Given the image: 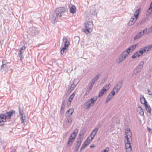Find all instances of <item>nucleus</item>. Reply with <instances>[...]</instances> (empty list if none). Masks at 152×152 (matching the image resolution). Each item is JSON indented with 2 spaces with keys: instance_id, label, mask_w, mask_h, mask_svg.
<instances>
[{
  "instance_id": "1",
  "label": "nucleus",
  "mask_w": 152,
  "mask_h": 152,
  "mask_svg": "<svg viewBox=\"0 0 152 152\" xmlns=\"http://www.w3.org/2000/svg\"><path fill=\"white\" fill-rule=\"evenodd\" d=\"M85 29L83 31L86 34L91 32L93 28V23L91 21H87L84 24Z\"/></svg>"
},
{
  "instance_id": "2",
  "label": "nucleus",
  "mask_w": 152,
  "mask_h": 152,
  "mask_svg": "<svg viewBox=\"0 0 152 152\" xmlns=\"http://www.w3.org/2000/svg\"><path fill=\"white\" fill-rule=\"evenodd\" d=\"M97 97H93L88 100L83 105V108L86 110L89 109L93 106L97 100Z\"/></svg>"
},
{
  "instance_id": "3",
  "label": "nucleus",
  "mask_w": 152,
  "mask_h": 152,
  "mask_svg": "<svg viewBox=\"0 0 152 152\" xmlns=\"http://www.w3.org/2000/svg\"><path fill=\"white\" fill-rule=\"evenodd\" d=\"M131 50L130 47L127 50H124L118 57L119 61L118 63L119 64L123 61L129 54Z\"/></svg>"
},
{
  "instance_id": "4",
  "label": "nucleus",
  "mask_w": 152,
  "mask_h": 152,
  "mask_svg": "<svg viewBox=\"0 0 152 152\" xmlns=\"http://www.w3.org/2000/svg\"><path fill=\"white\" fill-rule=\"evenodd\" d=\"M59 18L61 17L64 13L68 11V9L64 7H58L56 8L55 10Z\"/></svg>"
},
{
  "instance_id": "5",
  "label": "nucleus",
  "mask_w": 152,
  "mask_h": 152,
  "mask_svg": "<svg viewBox=\"0 0 152 152\" xmlns=\"http://www.w3.org/2000/svg\"><path fill=\"white\" fill-rule=\"evenodd\" d=\"M126 141H125V145L126 152H132V147L131 145V141H132V138H128L126 136Z\"/></svg>"
},
{
  "instance_id": "6",
  "label": "nucleus",
  "mask_w": 152,
  "mask_h": 152,
  "mask_svg": "<svg viewBox=\"0 0 152 152\" xmlns=\"http://www.w3.org/2000/svg\"><path fill=\"white\" fill-rule=\"evenodd\" d=\"M39 33V31L37 28L35 27H31L29 28L28 33L32 37L37 35Z\"/></svg>"
},
{
  "instance_id": "7",
  "label": "nucleus",
  "mask_w": 152,
  "mask_h": 152,
  "mask_svg": "<svg viewBox=\"0 0 152 152\" xmlns=\"http://www.w3.org/2000/svg\"><path fill=\"white\" fill-rule=\"evenodd\" d=\"M50 19L52 23L54 24L57 22L59 17L55 11L54 12L50 13L49 15Z\"/></svg>"
},
{
  "instance_id": "8",
  "label": "nucleus",
  "mask_w": 152,
  "mask_h": 152,
  "mask_svg": "<svg viewBox=\"0 0 152 152\" xmlns=\"http://www.w3.org/2000/svg\"><path fill=\"white\" fill-rule=\"evenodd\" d=\"M100 75L99 74H97L93 79H91L90 81L88 89L91 90L93 86L96 81L99 77Z\"/></svg>"
},
{
  "instance_id": "9",
  "label": "nucleus",
  "mask_w": 152,
  "mask_h": 152,
  "mask_svg": "<svg viewBox=\"0 0 152 152\" xmlns=\"http://www.w3.org/2000/svg\"><path fill=\"white\" fill-rule=\"evenodd\" d=\"M123 84V82L122 81H118L116 85L113 88L112 90L114 91V90H115L116 92H118L122 86Z\"/></svg>"
},
{
  "instance_id": "10",
  "label": "nucleus",
  "mask_w": 152,
  "mask_h": 152,
  "mask_svg": "<svg viewBox=\"0 0 152 152\" xmlns=\"http://www.w3.org/2000/svg\"><path fill=\"white\" fill-rule=\"evenodd\" d=\"M7 118L4 114L1 113L0 114V126H2L4 122L6 121Z\"/></svg>"
},
{
  "instance_id": "11",
  "label": "nucleus",
  "mask_w": 152,
  "mask_h": 152,
  "mask_svg": "<svg viewBox=\"0 0 152 152\" xmlns=\"http://www.w3.org/2000/svg\"><path fill=\"white\" fill-rule=\"evenodd\" d=\"M115 91H113V90H112L106 99V103H107L110 100L113 98V96L115 95Z\"/></svg>"
},
{
  "instance_id": "12",
  "label": "nucleus",
  "mask_w": 152,
  "mask_h": 152,
  "mask_svg": "<svg viewBox=\"0 0 152 152\" xmlns=\"http://www.w3.org/2000/svg\"><path fill=\"white\" fill-rule=\"evenodd\" d=\"M15 114V112L14 110H12L9 112H6L4 113V114L7 118V119H9L11 118V115L13 114V113Z\"/></svg>"
},
{
  "instance_id": "13",
  "label": "nucleus",
  "mask_w": 152,
  "mask_h": 152,
  "mask_svg": "<svg viewBox=\"0 0 152 152\" xmlns=\"http://www.w3.org/2000/svg\"><path fill=\"white\" fill-rule=\"evenodd\" d=\"M26 48V47L24 46H23L19 50L18 54L19 57L20 58L21 61L22 59L23 58V52L22 50H25Z\"/></svg>"
},
{
  "instance_id": "14",
  "label": "nucleus",
  "mask_w": 152,
  "mask_h": 152,
  "mask_svg": "<svg viewBox=\"0 0 152 152\" xmlns=\"http://www.w3.org/2000/svg\"><path fill=\"white\" fill-rule=\"evenodd\" d=\"M83 140V138L78 137L77 139V143L76 144L75 147L79 148Z\"/></svg>"
},
{
  "instance_id": "15",
  "label": "nucleus",
  "mask_w": 152,
  "mask_h": 152,
  "mask_svg": "<svg viewBox=\"0 0 152 152\" xmlns=\"http://www.w3.org/2000/svg\"><path fill=\"white\" fill-rule=\"evenodd\" d=\"M145 107V108L146 110L147 111V112L148 113V115H151V108L150 106L148 104V102L147 103H146L145 104H144Z\"/></svg>"
},
{
  "instance_id": "16",
  "label": "nucleus",
  "mask_w": 152,
  "mask_h": 152,
  "mask_svg": "<svg viewBox=\"0 0 152 152\" xmlns=\"http://www.w3.org/2000/svg\"><path fill=\"white\" fill-rule=\"evenodd\" d=\"M75 138V137H74L73 136L70 135L69 137L68 141V145H71L72 144V143L74 141Z\"/></svg>"
},
{
  "instance_id": "17",
  "label": "nucleus",
  "mask_w": 152,
  "mask_h": 152,
  "mask_svg": "<svg viewBox=\"0 0 152 152\" xmlns=\"http://www.w3.org/2000/svg\"><path fill=\"white\" fill-rule=\"evenodd\" d=\"M63 41L64 43V47L67 48L69 47L70 43L68 40L67 38L64 37L63 39Z\"/></svg>"
},
{
  "instance_id": "18",
  "label": "nucleus",
  "mask_w": 152,
  "mask_h": 152,
  "mask_svg": "<svg viewBox=\"0 0 152 152\" xmlns=\"http://www.w3.org/2000/svg\"><path fill=\"white\" fill-rule=\"evenodd\" d=\"M74 112V110L72 109H70L67 111L65 114V116L67 117L70 116Z\"/></svg>"
},
{
  "instance_id": "19",
  "label": "nucleus",
  "mask_w": 152,
  "mask_h": 152,
  "mask_svg": "<svg viewBox=\"0 0 152 152\" xmlns=\"http://www.w3.org/2000/svg\"><path fill=\"white\" fill-rule=\"evenodd\" d=\"M140 101L141 103L142 104L147 102L144 96L142 95H140Z\"/></svg>"
},
{
  "instance_id": "20",
  "label": "nucleus",
  "mask_w": 152,
  "mask_h": 152,
  "mask_svg": "<svg viewBox=\"0 0 152 152\" xmlns=\"http://www.w3.org/2000/svg\"><path fill=\"white\" fill-rule=\"evenodd\" d=\"M69 10L70 12L73 14L75 13L76 11V7L74 5H72L71 7H69Z\"/></svg>"
},
{
  "instance_id": "21",
  "label": "nucleus",
  "mask_w": 152,
  "mask_h": 152,
  "mask_svg": "<svg viewBox=\"0 0 152 152\" xmlns=\"http://www.w3.org/2000/svg\"><path fill=\"white\" fill-rule=\"evenodd\" d=\"M92 136H90V135L87 138L86 140L83 143L86 144L88 145L92 141L93 139H92Z\"/></svg>"
},
{
  "instance_id": "22",
  "label": "nucleus",
  "mask_w": 152,
  "mask_h": 152,
  "mask_svg": "<svg viewBox=\"0 0 152 152\" xmlns=\"http://www.w3.org/2000/svg\"><path fill=\"white\" fill-rule=\"evenodd\" d=\"M125 134L126 138V136H127L128 138H129V137L130 138H132L131 132H130V129H126L125 132Z\"/></svg>"
},
{
  "instance_id": "23",
  "label": "nucleus",
  "mask_w": 152,
  "mask_h": 152,
  "mask_svg": "<svg viewBox=\"0 0 152 152\" xmlns=\"http://www.w3.org/2000/svg\"><path fill=\"white\" fill-rule=\"evenodd\" d=\"M98 130V129H96V128L93 130L91 134L90 135V136H92V139H93L94 138Z\"/></svg>"
},
{
  "instance_id": "24",
  "label": "nucleus",
  "mask_w": 152,
  "mask_h": 152,
  "mask_svg": "<svg viewBox=\"0 0 152 152\" xmlns=\"http://www.w3.org/2000/svg\"><path fill=\"white\" fill-rule=\"evenodd\" d=\"M140 10V8H138L137 10L135 11L134 13V16L136 20H137V18H138L139 15Z\"/></svg>"
},
{
  "instance_id": "25",
  "label": "nucleus",
  "mask_w": 152,
  "mask_h": 152,
  "mask_svg": "<svg viewBox=\"0 0 152 152\" xmlns=\"http://www.w3.org/2000/svg\"><path fill=\"white\" fill-rule=\"evenodd\" d=\"M138 111L139 113L142 116H143L144 115V113L142 109L140 106H138L137 108Z\"/></svg>"
},
{
  "instance_id": "26",
  "label": "nucleus",
  "mask_w": 152,
  "mask_h": 152,
  "mask_svg": "<svg viewBox=\"0 0 152 152\" xmlns=\"http://www.w3.org/2000/svg\"><path fill=\"white\" fill-rule=\"evenodd\" d=\"M107 91V89L103 88V89L100 91L99 94V97H100L102 96L103 94L106 93Z\"/></svg>"
},
{
  "instance_id": "27",
  "label": "nucleus",
  "mask_w": 152,
  "mask_h": 152,
  "mask_svg": "<svg viewBox=\"0 0 152 152\" xmlns=\"http://www.w3.org/2000/svg\"><path fill=\"white\" fill-rule=\"evenodd\" d=\"M137 20L134 18H132L130 20L128 24L129 26H131L134 24Z\"/></svg>"
},
{
  "instance_id": "28",
  "label": "nucleus",
  "mask_w": 152,
  "mask_h": 152,
  "mask_svg": "<svg viewBox=\"0 0 152 152\" xmlns=\"http://www.w3.org/2000/svg\"><path fill=\"white\" fill-rule=\"evenodd\" d=\"M142 35L141 34V33L139 32L134 37V40H136V39H140Z\"/></svg>"
},
{
  "instance_id": "29",
  "label": "nucleus",
  "mask_w": 152,
  "mask_h": 152,
  "mask_svg": "<svg viewBox=\"0 0 152 152\" xmlns=\"http://www.w3.org/2000/svg\"><path fill=\"white\" fill-rule=\"evenodd\" d=\"M78 131V129H75L71 134V135L73 136L74 137H75L77 135V134Z\"/></svg>"
},
{
  "instance_id": "30",
  "label": "nucleus",
  "mask_w": 152,
  "mask_h": 152,
  "mask_svg": "<svg viewBox=\"0 0 152 152\" xmlns=\"http://www.w3.org/2000/svg\"><path fill=\"white\" fill-rule=\"evenodd\" d=\"M140 56V54L138 53L137 52L134 53L132 56V58L133 59H134L136 58L137 57H139Z\"/></svg>"
},
{
  "instance_id": "31",
  "label": "nucleus",
  "mask_w": 152,
  "mask_h": 152,
  "mask_svg": "<svg viewBox=\"0 0 152 152\" xmlns=\"http://www.w3.org/2000/svg\"><path fill=\"white\" fill-rule=\"evenodd\" d=\"M152 45H149L146 46L144 48L145 49V50L146 51V52H148V51L151 50V48H152Z\"/></svg>"
},
{
  "instance_id": "32",
  "label": "nucleus",
  "mask_w": 152,
  "mask_h": 152,
  "mask_svg": "<svg viewBox=\"0 0 152 152\" xmlns=\"http://www.w3.org/2000/svg\"><path fill=\"white\" fill-rule=\"evenodd\" d=\"M19 113L20 115H24L23 108H21L20 107H18Z\"/></svg>"
},
{
  "instance_id": "33",
  "label": "nucleus",
  "mask_w": 152,
  "mask_h": 152,
  "mask_svg": "<svg viewBox=\"0 0 152 152\" xmlns=\"http://www.w3.org/2000/svg\"><path fill=\"white\" fill-rule=\"evenodd\" d=\"M145 22V20L144 19L142 20L141 21L137 22L136 23V26H138L139 25H141L143 24Z\"/></svg>"
},
{
  "instance_id": "34",
  "label": "nucleus",
  "mask_w": 152,
  "mask_h": 152,
  "mask_svg": "<svg viewBox=\"0 0 152 152\" xmlns=\"http://www.w3.org/2000/svg\"><path fill=\"white\" fill-rule=\"evenodd\" d=\"M140 69H139L138 67H136V68L134 70L133 73L134 74L136 75L137 73L139 72H140L141 71Z\"/></svg>"
},
{
  "instance_id": "35",
  "label": "nucleus",
  "mask_w": 152,
  "mask_h": 152,
  "mask_svg": "<svg viewBox=\"0 0 152 152\" xmlns=\"http://www.w3.org/2000/svg\"><path fill=\"white\" fill-rule=\"evenodd\" d=\"M152 11V8L150 7L148 9L147 12V15H150Z\"/></svg>"
},
{
  "instance_id": "36",
  "label": "nucleus",
  "mask_w": 152,
  "mask_h": 152,
  "mask_svg": "<svg viewBox=\"0 0 152 152\" xmlns=\"http://www.w3.org/2000/svg\"><path fill=\"white\" fill-rule=\"evenodd\" d=\"M110 83H108V84H107L106 85H105L104 86V87H103V88L106 89H107V91L110 88Z\"/></svg>"
},
{
  "instance_id": "37",
  "label": "nucleus",
  "mask_w": 152,
  "mask_h": 152,
  "mask_svg": "<svg viewBox=\"0 0 152 152\" xmlns=\"http://www.w3.org/2000/svg\"><path fill=\"white\" fill-rule=\"evenodd\" d=\"M20 115V119L21 120V123H24V120L25 119V117L24 115Z\"/></svg>"
},
{
  "instance_id": "38",
  "label": "nucleus",
  "mask_w": 152,
  "mask_h": 152,
  "mask_svg": "<svg viewBox=\"0 0 152 152\" xmlns=\"http://www.w3.org/2000/svg\"><path fill=\"white\" fill-rule=\"evenodd\" d=\"M65 107V105L64 104V102H63L61 104V112H63L64 109V107Z\"/></svg>"
},
{
  "instance_id": "39",
  "label": "nucleus",
  "mask_w": 152,
  "mask_h": 152,
  "mask_svg": "<svg viewBox=\"0 0 152 152\" xmlns=\"http://www.w3.org/2000/svg\"><path fill=\"white\" fill-rule=\"evenodd\" d=\"M152 32V26H151L150 28H148V31L146 32V34H148Z\"/></svg>"
},
{
  "instance_id": "40",
  "label": "nucleus",
  "mask_w": 152,
  "mask_h": 152,
  "mask_svg": "<svg viewBox=\"0 0 152 152\" xmlns=\"http://www.w3.org/2000/svg\"><path fill=\"white\" fill-rule=\"evenodd\" d=\"M66 48H67L64 47L61 49L60 53L61 54H64L65 51L66 49Z\"/></svg>"
},
{
  "instance_id": "41",
  "label": "nucleus",
  "mask_w": 152,
  "mask_h": 152,
  "mask_svg": "<svg viewBox=\"0 0 152 152\" xmlns=\"http://www.w3.org/2000/svg\"><path fill=\"white\" fill-rule=\"evenodd\" d=\"M87 146V144L83 143L80 150V152H81L83 149H84L86 146Z\"/></svg>"
},
{
  "instance_id": "42",
  "label": "nucleus",
  "mask_w": 152,
  "mask_h": 152,
  "mask_svg": "<svg viewBox=\"0 0 152 152\" xmlns=\"http://www.w3.org/2000/svg\"><path fill=\"white\" fill-rule=\"evenodd\" d=\"M137 45V44H136L131 46L130 47L131 48V51H132L134 50L136 48Z\"/></svg>"
},
{
  "instance_id": "43",
  "label": "nucleus",
  "mask_w": 152,
  "mask_h": 152,
  "mask_svg": "<svg viewBox=\"0 0 152 152\" xmlns=\"http://www.w3.org/2000/svg\"><path fill=\"white\" fill-rule=\"evenodd\" d=\"M2 64L1 67V69H3L4 67H6V64L5 63H4V61L3 60L2 61Z\"/></svg>"
},
{
  "instance_id": "44",
  "label": "nucleus",
  "mask_w": 152,
  "mask_h": 152,
  "mask_svg": "<svg viewBox=\"0 0 152 152\" xmlns=\"http://www.w3.org/2000/svg\"><path fill=\"white\" fill-rule=\"evenodd\" d=\"M85 133V132L83 130L82 131H81L80 133L79 134V137H80L81 136H84V135Z\"/></svg>"
},
{
  "instance_id": "45",
  "label": "nucleus",
  "mask_w": 152,
  "mask_h": 152,
  "mask_svg": "<svg viewBox=\"0 0 152 152\" xmlns=\"http://www.w3.org/2000/svg\"><path fill=\"white\" fill-rule=\"evenodd\" d=\"M75 92H73V93L71 94L69 96V98L73 99V98L74 97L75 95Z\"/></svg>"
},
{
  "instance_id": "46",
  "label": "nucleus",
  "mask_w": 152,
  "mask_h": 152,
  "mask_svg": "<svg viewBox=\"0 0 152 152\" xmlns=\"http://www.w3.org/2000/svg\"><path fill=\"white\" fill-rule=\"evenodd\" d=\"M76 85L74 84H72L71 85L70 89L72 90H73L75 88Z\"/></svg>"
},
{
  "instance_id": "47",
  "label": "nucleus",
  "mask_w": 152,
  "mask_h": 152,
  "mask_svg": "<svg viewBox=\"0 0 152 152\" xmlns=\"http://www.w3.org/2000/svg\"><path fill=\"white\" fill-rule=\"evenodd\" d=\"M147 91L148 94L149 95H151L152 94V93L149 90V89L147 88Z\"/></svg>"
},
{
  "instance_id": "48",
  "label": "nucleus",
  "mask_w": 152,
  "mask_h": 152,
  "mask_svg": "<svg viewBox=\"0 0 152 152\" xmlns=\"http://www.w3.org/2000/svg\"><path fill=\"white\" fill-rule=\"evenodd\" d=\"M137 52L138 53L140 54V56L142 55L143 54V53L141 49L139 51H137Z\"/></svg>"
},
{
  "instance_id": "49",
  "label": "nucleus",
  "mask_w": 152,
  "mask_h": 152,
  "mask_svg": "<svg viewBox=\"0 0 152 152\" xmlns=\"http://www.w3.org/2000/svg\"><path fill=\"white\" fill-rule=\"evenodd\" d=\"M67 120V122H68L70 123V122H72V118H68Z\"/></svg>"
},
{
  "instance_id": "50",
  "label": "nucleus",
  "mask_w": 152,
  "mask_h": 152,
  "mask_svg": "<svg viewBox=\"0 0 152 152\" xmlns=\"http://www.w3.org/2000/svg\"><path fill=\"white\" fill-rule=\"evenodd\" d=\"M141 49L142 50L143 53H145V52H146L144 48H141Z\"/></svg>"
},
{
  "instance_id": "51",
  "label": "nucleus",
  "mask_w": 152,
  "mask_h": 152,
  "mask_svg": "<svg viewBox=\"0 0 152 152\" xmlns=\"http://www.w3.org/2000/svg\"><path fill=\"white\" fill-rule=\"evenodd\" d=\"M144 64V62L143 61H141L139 64V65L143 67V65Z\"/></svg>"
},
{
  "instance_id": "52",
  "label": "nucleus",
  "mask_w": 152,
  "mask_h": 152,
  "mask_svg": "<svg viewBox=\"0 0 152 152\" xmlns=\"http://www.w3.org/2000/svg\"><path fill=\"white\" fill-rule=\"evenodd\" d=\"M101 125L100 124H99L98 125L97 127H96V129H99L101 127Z\"/></svg>"
},
{
  "instance_id": "53",
  "label": "nucleus",
  "mask_w": 152,
  "mask_h": 152,
  "mask_svg": "<svg viewBox=\"0 0 152 152\" xmlns=\"http://www.w3.org/2000/svg\"><path fill=\"white\" fill-rule=\"evenodd\" d=\"M145 30L143 29L142 30V31H140V32L141 33V34L143 36L145 33Z\"/></svg>"
},
{
  "instance_id": "54",
  "label": "nucleus",
  "mask_w": 152,
  "mask_h": 152,
  "mask_svg": "<svg viewBox=\"0 0 152 152\" xmlns=\"http://www.w3.org/2000/svg\"><path fill=\"white\" fill-rule=\"evenodd\" d=\"M137 67H138L139 69H140V70H141L142 69V68L143 66H141L139 65L137 66Z\"/></svg>"
},
{
  "instance_id": "55",
  "label": "nucleus",
  "mask_w": 152,
  "mask_h": 152,
  "mask_svg": "<svg viewBox=\"0 0 152 152\" xmlns=\"http://www.w3.org/2000/svg\"><path fill=\"white\" fill-rule=\"evenodd\" d=\"M89 92H90L89 90H87L86 92V93L85 94V95H88L89 94Z\"/></svg>"
},
{
  "instance_id": "56",
  "label": "nucleus",
  "mask_w": 152,
  "mask_h": 152,
  "mask_svg": "<svg viewBox=\"0 0 152 152\" xmlns=\"http://www.w3.org/2000/svg\"><path fill=\"white\" fill-rule=\"evenodd\" d=\"M95 147V145H93V144L91 145L90 146V147L91 148H94Z\"/></svg>"
},
{
  "instance_id": "57",
  "label": "nucleus",
  "mask_w": 152,
  "mask_h": 152,
  "mask_svg": "<svg viewBox=\"0 0 152 152\" xmlns=\"http://www.w3.org/2000/svg\"><path fill=\"white\" fill-rule=\"evenodd\" d=\"M101 152H108V151L106 149H104Z\"/></svg>"
},
{
  "instance_id": "58",
  "label": "nucleus",
  "mask_w": 152,
  "mask_h": 152,
  "mask_svg": "<svg viewBox=\"0 0 152 152\" xmlns=\"http://www.w3.org/2000/svg\"><path fill=\"white\" fill-rule=\"evenodd\" d=\"M72 99H71L69 97V100H68V101L69 102H70L72 101Z\"/></svg>"
},
{
  "instance_id": "59",
  "label": "nucleus",
  "mask_w": 152,
  "mask_h": 152,
  "mask_svg": "<svg viewBox=\"0 0 152 152\" xmlns=\"http://www.w3.org/2000/svg\"><path fill=\"white\" fill-rule=\"evenodd\" d=\"M147 129H148V130L149 132H150L151 130V129L150 128H149V127H147Z\"/></svg>"
},
{
  "instance_id": "60",
  "label": "nucleus",
  "mask_w": 152,
  "mask_h": 152,
  "mask_svg": "<svg viewBox=\"0 0 152 152\" xmlns=\"http://www.w3.org/2000/svg\"><path fill=\"white\" fill-rule=\"evenodd\" d=\"M78 149H79V148H77L76 147L75 148V150L76 152H77L78 151Z\"/></svg>"
},
{
  "instance_id": "61",
  "label": "nucleus",
  "mask_w": 152,
  "mask_h": 152,
  "mask_svg": "<svg viewBox=\"0 0 152 152\" xmlns=\"http://www.w3.org/2000/svg\"><path fill=\"white\" fill-rule=\"evenodd\" d=\"M150 7L152 8V2H151L150 4Z\"/></svg>"
},
{
  "instance_id": "62",
  "label": "nucleus",
  "mask_w": 152,
  "mask_h": 152,
  "mask_svg": "<svg viewBox=\"0 0 152 152\" xmlns=\"http://www.w3.org/2000/svg\"><path fill=\"white\" fill-rule=\"evenodd\" d=\"M144 30H145V31H146L147 30V28H145Z\"/></svg>"
},
{
  "instance_id": "63",
  "label": "nucleus",
  "mask_w": 152,
  "mask_h": 152,
  "mask_svg": "<svg viewBox=\"0 0 152 152\" xmlns=\"http://www.w3.org/2000/svg\"><path fill=\"white\" fill-rule=\"evenodd\" d=\"M15 152V151H12V152Z\"/></svg>"
}]
</instances>
